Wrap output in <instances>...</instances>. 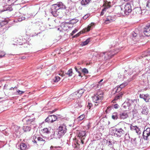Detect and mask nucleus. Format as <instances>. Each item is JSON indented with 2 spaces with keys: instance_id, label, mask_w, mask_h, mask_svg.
<instances>
[{
  "instance_id": "43",
  "label": "nucleus",
  "mask_w": 150,
  "mask_h": 150,
  "mask_svg": "<svg viewBox=\"0 0 150 150\" xmlns=\"http://www.w3.org/2000/svg\"><path fill=\"white\" fill-rule=\"evenodd\" d=\"M85 117V115L84 114H82L78 118V119L79 121L81 120H83Z\"/></svg>"
},
{
  "instance_id": "30",
  "label": "nucleus",
  "mask_w": 150,
  "mask_h": 150,
  "mask_svg": "<svg viewBox=\"0 0 150 150\" xmlns=\"http://www.w3.org/2000/svg\"><path fill=\"white\" fill-rule=\"evenodd\" d=\"M18 148L20 149L21 150H25L27 147L26 145L25 144L22 143L18 146Z\"/></svg>"
},
{
  "instance_id": "54",
  "label": "nucleus",
  "mask_w": 150,
  "mask_h": 150,
  "mask_svg": "<svg viewBox=\"0 0 150 150\" xmlns=\"http://www.w3.org/2000/svg\"><path fill=\"white\" fill-rule=\"evenodd\" d=\"M82 72L85 74H87L88 73V70L86 68H84L82 70Z\"/></svg>"
},
{
  "instance_id": "56",
  "label": "nucleus",
  "mask_w": 150,
  "mask_h": 150,
  "mask_svg": "<svg viewBox=\"0 0 150 150\" xmlns=\"http://www.w3.org/2000/svg\"><path fill=\"white\" fill-rule=\"evenodd\" d=\"M89 16V14H87L83 16V18L84 20H86L88 17Z\"/></svg>"
},
{
  "instance_id": "11",
  "label": "nucleus",
  "mask_w": 150,
  "mask_h": 150,
  "mask_svg": "<svg viewBox=\"0 0 150 150\" xmlns=\"http://www.w3.org/2000/svg\"><path fill=\"white\" fill-rule=\"evenodd\" d=\"M139 97L142 99H143L146 102H149L150 99V96L148 94H140L139 95Z\"/></svg>"
},
{
  "instance_id": "26",
  "label": "nucleus",
  "mask_w": 150,
  "mask_h": 150,
  "mask_svg": "<svg viewBox=\"0 0 150 150\" xmlns=\"http://www.w3.org/2000/svg\"><path fill=\"white\" fill-rule=\"evenodd\" d=\"M85 90L84 89L81 88L79 90L76 92L78 97H81L83 94L84 93Z\"/></svg>"
},
{
  "instance_id": "27",
  "label": "nucleus",
  "mask_w": 150,
  "mask_h": 150,
  "mask_svg": "<svg viewBox=\"0 0 150 150\" xmlns=\"http://www.w3.org/2000/svg\"><path fill=\"white\" fill-rule=\"evenodd\" d=\"M8 23V21L6 18L0 19V24L1 26L7 24Z\"/></svg>"
},
{
  "instance_id": "41",
  "label": "nucleus",
  "mask_w": 150,
  "mask_h": 150,
  "mask_svg": "<svg viewBox=\"0 0 150 150\" xmlns=\"http://www.w3.org/2000/svg\"><path fill=\"white\" fill-rule=\"evenodd\" d=\"M74 69L77 72L79 73V76H81V73L80 72V71L81 70V68H79V69H78L76 67H75Z\"/></svg>"
},
{
  "instance_id": "13",
  "label": "nucleus",
  "mask_w": 150,
  "mask_h": 150,
  "mask_svg": "<svg viewBox=\"0 0 150 150\" xmlns=\"http://www.w3.org/2000/svg\"><path fill=\"white\" fill-rule=\"evenodd\" d=\"M144 33L146 36H150V24L147 25L144 27Z\"/></svg>"
},
{
  "instance_id": "16",
  "label": "nucleus",
  "mask_w": 150,
  "mask_h": 150,
  "mask_svg": "<svg viewBox=\"0 0 150 150\" xmlns=\"http://www.w3.org/2000/svg\"><path fill=\"white\" fill-rule=\"evenodd\" d=\"M76 92H75L69 95L67 98V100L69 101H71L75 99H77L79 98L78 97Z\"/></svg>"
},
{
  "instance_id": "58",
  "label": "nucleus",
  "mask_w": 150,
  "mask_h": 150,
  "mask_svg": "<svg viewBox=\"0 0 150 150\" xmlns=\"http://www.w3.org/2000/svg\"><path fill=\"white\" fill-rule=\"evenodd\" d=\"M77 31V30L76 29H75L72 32V33H71V35H73Z\"/></svg>"
},
{
  "instance_id": "29",
  "label": "nucleus",
  "mask_w": 150,
  "mask_h": 150,
  "mask_svg": "<svg viewBox=\"0 0 150 150\" xmlns=\"http://www.w3.org/2000/svg\"><path fill=\"white\" fill-rule=\"evenodd\" d=\"M114 144V141H111L110 140H107V144L111 148H113V145Z\"/></svg>"
},
{
  "instance_id": "61",
  "label": "nucleus",
  "mask_w": 150,
  "mask_h": 150,
  "mask_svg": "<svg viewBox=\"0 0 150 150\" xmlns=\"http://www.w3.org/2000/svg\"><path fill=\"white\" fill-rule=\"evenodd\" d=\"M103 79H102L98 82V83L97 84L98 86H101L103 84V83H101V82L103 81Z\"/></svg>"
},
{
  "instance_id": "64",
  "label": "nucleus",
  "mask_w": 150,
  "mask_h": 150,
  "mask_svg": "<svg viewBox=\"0 0 150 150\" xmlns=\"http://www.w3.org/2000/svg\"><path fill=\"white\" fill-rule=\"evenodd\" d=\"M81 34L80 33H78L76 35H75L74 36H73V38H76L78 37Z\"/></svg>"
},
{
  "instance_id": "39",
  "label": "nucleus",
  "mask_w": 150,
  "mask_h": 150,
  "mask_svg": "<svg viewBox=\"0 0 150 150\" xmlns=\"http://www.w3.org/2000/svg\"><path fill=\"white\" fill-rule=\"evenodd\" d=\"M72 71L71 69H69L67 73H65V74L69 76H71L72 75Z\"/></svg>"
},
{
  "instance_id": "37",
  "label": "nucleus",
  "mask_w": 150,
  "mask_h": 150,
  "mask_svg": "<svg viewBox=\"0 0 150 150\" xmlns=\"http://www.w3.org/2000/svg\"><path fill=\"white\" fill-rule=\"evenodd\" d=\"M17 0H8L7 4L8 5L11 6Z\"/></svg>"
},
{
  "instance_id": "57",
  "label": "nucleus",
  "mask_w": 150,
  "mask_h": 150,
  "mask_svg": "<svg viewBox=\"0 0 150 150\" xmlns=\"http://www.w3.org/2000/svg\"><path fill=\"white\" fill-rule=\"evenodd\" d=\"M134 70L137 72V73H139L140 72L139 70L137 67H136L134 69Z\"/></svg>"
},
{
  "instance_id": "60",
  "label": "nucleus",
  "mask_w": 150,
  "mask_h": 150,
  "mask_svg": "<svg viewBox=\"0 0 150 150\" xmlns=\"http://www.w3.org/2000/svg\"><path fill=\"white\" fill-rule=\"evenodd\" d=\"M106 10H105V9L104 8H103L102 10V11H101L100 13V16H103L104 14V11H106Z\"/></svg>"
},
{
  "instance_id": "52",
  "label": "nucleus",
  "mask_w": 150,
  "mask_h": 150,
  "mask_svg": "<svg viewBox=\"0 0 150 150\" xmlns=\"http://www.w3.org/2000/svg\"><path fill=\"white\" fill-rule=\"evenodd\" d=\"M5 54L4 52L2 51H0V58H1L4 57Z\"/></svg>"
},
{
  "instance_id": "42",
  "label": "nucleus",
  "mask_w": 150,
  "mask_h": 150,
  "mask_svg": "<svg viewBox=\"0 0 150 150\" xmlns=\"http://www.w3.org/2000/svg\"><path fill=\"white\" fill-rule=\"evenodd\" d=\"M90 41V38H88L86 40L84 41L83 43V45H87L88 44L89 42Z\"/></svg>"
},
{
  "instance_id": "17",
  "label": "nucleus",
  "mask_w": 150,
  "mask_h": 150,
  "mask_svg": "<svg viewBox=\"0 0 150 150\" xmlns=\"http://www.w3.org/2000/svg\"><path fill=\"white\" fill-rule=\"evenodd\" d=\"M149 70H147L146 73L142 75V78L144 80V78H145V79H147L148 81L149 80V79H150V67L148 69Z\"/></svg>"
},
{
  "instance_id": "14",
  "label": "nucleus",
  "mask_w": 150,
  "mask_h": 150,
  "mask_svg": "<svg viewBox=\"0 0 150 150\" xmlns=\"http://www.w3.org/2000/svg\"><path fill=\"white\" fill-rule=\"evenodd\" d=\"M130 129L132 131L135 132L138 134H140L141 133L140 129L137 126L131 125L130 126Z\"/></svg>"
},
{
  "instance_id": "38",
  "label": "nucleus",
  "mask_w": 150,
  "mask_h": 150,
  "mask_svg": "<svg viewBox=\"0 0 150 150\" xmlns=\"http://www.w3.org/2000/svg\"><path fill=\"white\" fill-rule=\"evenodd\" d=\"M15 42H16V44H13V45H20L23 44L22 40L21 39H18L17 40V41Z\"/></svg>"
},
{
  "instance_id": "19",
  "label": "nucleus",
  "mask_w": 150,
  "mask_h": 150,
  "mask_svg": "<svg viewBox=\"0 0 150 150\" xmlns=\"http://www.w3.org/2000/svg\"><path fill=\"white\" fill-rule=\"evenodd\" d=\"M34 138L37 139L38 143L40 145L44 144L45 142V138H42L40 137H35Z\"/></svg>"
},
{
  "instance_id": "62",
  "label": "nucleus",
  "mask_w": 150,
  "mask_h": 150,
  "mask_svg": "<svg viewBox=\"0 0 150 150\" xmlns=\"http://www.w3.org/2000/svg\"><path fill=\"white\" fill-rule=\"evenodd\" d=\"M119 107V106L117 104H115L114 106V108L115 109H117Z\"/></svg>"
},
{
  "instance_id": "49",
  "label": "nucleus",
  "mask_w": 150,
  "mask_h": 150,
  "mask_svg": "<svg viewBox=\"0 0 150 150\" xmlns=\"http://www.w3.org/2000/svg\"><path fill=\"white\" fill-rule=\"evenodd\" d=\"M78 21V20L77 19H72L71 21H69V23H76Z\"/></svg>"
},
{
  "instance_id": "3",
  "label": "nucleus",
  "mask_w": 150,
  "mask_h": 150,
  "mask_svg": "<svg viewBox=\"0 0 150 150\" xmlns=\"http://www.w3.org/2000/svg\"><path fill=\"white\" fill-rule=\"evenodd\" d=\"M57 131L53 133L52 137L55 138H60L67 132V128L66 125L64 124L61 125L57 129Z\"/></svg>"
},
{
  "instance_id": "51",
  "label": "nucleus",
  "mask_w": 150,
  "mask_h": 150,
  "mask_svg": "<svg viewBox=\"0 0 150 150\" xmlns=\"http://www.w3.org/2000/svg\"><path fill=\"white\" fill-rule=\"evenodd\" d=\"M35 137H37L35 136H34L33 137V140H32V142H33V143H35V144H36L37 145H38V144H37V139H35V138H34Z\"/></svg>"
},
{
  "instance_id": "21",
  "label": "nucleus",
  "mask_w": 150,
  "mask_h": 150,
  "mask_svg": "<svg viewBox=\"0 0 150 150\" xmlns=\"http://www.w3.org/2000/svg\"><path fill=\"white\" fill-rule=\"evenodd\" d=\"M142 11H145V9L142 10L140 7L136 8L134 9V12L137 14H142L143 13Z\"/></svg>"
},
{
  "instance_id": "53",
  "label": "nucleus",
  "mask_w": 150,
  "mask_h": 150,
  "mask_svg": "<svg viewBox=\"0 0 150 150\" xmlns=\"http://www.w3.org/2000/svg\"><path fill=\"white\" fill-rule=\"evenodd\" d=\"M16 91L18 93L17 94L18 95L22 94L25 92V91H21L19 90H17Z\"/></svg>"
},
{
  "instance_id": "63",
  "label": "nucleus",
  "mask_w": 150,
  "mask_h": 150,
  "mask_svg": "<svg viewBox=\"0 0 150 150\" xmlns=\"http://www.w3.org/2000/svg\"><path fill=\"white\" fill-rule=\"evenodd\" d=\"M92 106V103H88V105H87V106L89 107V109H90L91 107Z\"/></svg>"
},
{
  "instance_id": "8",
  "label": "nucleus",
  "mask_w": 150,
  "mask_h": 150,
  "mask_svg": "<svg viewBox=\"0 0 150 150\" xmlns=\"http://www.w3.org/2000/svg\"><path fill=\"white\" fill-rule=\"evenodd\" d=\"M115 13L119 14L120 16H124V13L123 11V6H117L115 8Z\"/></svg>"
},
{
  "instance_id": "55",
  "label": "nucleus",
  "mask_w": 150,
  "mask_h": 150,
  "mask_svg": "<svg viewBox=\"0 0 150 150\" xmlns=\"http://www.w3.org/2000/svg\"><path fill=\"white\" fill-rule=\"evenodd\" d=\"M59 75L63 77L65 75V73L62 71H61V72L59 74Z\"/></svg>"
},
{
  "instance_id": "45",
  "label": "nucleus",
  "mask_w": 150,
  "mask_h": 150,
  "mask_svg": "<svg viewBox=\"0 0 150 150\" xmlns=\"http://www.w3.org/2000/svg\"><path fill=\"white\" fill-rule=\"evenodd\" d=\"M91 25H88L87 28H85L84 29L85 32H88L89 31L91 30Z\"/></svg>"
},
{
  "instance_id": "24",
  "label": "nucleus",
  "mask_w": 150,
  "mask_h": 150,
  "mask_svg": "<svg viewBox=\"0 0 150 150\" xmlns=\"http://www.w3.org/2000/svg\"><path fill=\"white\" fill-rule=\"evenodd\" d=\"M85 131H81L78 134V137L81 139H85L86 137Z\"/></svg>"
},
{
  "instance_id": "35",
  "label": "nucleus",
  "mask_w": 150,
  "mask_h": 150,
  "mask_svg": "<svg viewBox=\"0 0 150 150\" xmlns=\"http://www.w3.org/2000/svg\"><path fill=\"white\" fill-rule=\"evenodd\" d=\"M110 4L111 2H110L105 3L103 4V6H104V8L106 10L107 9L111 7Z\"/></svg>"
},
{
  "instance_id": "31",
  "label": "nucleus",
  "mask_w": 150,
  "mask_h": 150,
  "mask_svg": "<svg viewBox=\"0 0 150 150\" xmlns=\"http://www.w3.org/2000/svg\"><path fill=\"white\" fill-rule=\"evenodd\" d=\"M148 112V109L146 106H144L142 108V114L147 115Z\"/></svg>"
},
{
  "instance_id": "15",
  "label": "nucleus",
  "mask_w": 150,
  "mask_h": 150,
  "mask_svg": "<svg viewBox=\"0 0 150 150\" xmlns=\"http://www.w3.org/2000/svg\"><path fill=\"white\" fill-rule=\"evenodd\" d=\"M74 106L76 109H79L82 106V102L80 99L77 100L76 102L74 103Z\"/></svg>"
},
{
  "instance_id": "28",
  "label": "nucleus",
  "mask_w": 150,
  "mask_h": 150,
  "mask_svg": "<svg viewBox=\"0 0 150 150\" xmlns=\"http://www.w3.org/2000/svg\"><path fill=\"white\" fill-rule=\"evenodd\" d=\"M131 37L132 40L135 41H137V39L138 38V36H137V34L134 32H133L132 33Z\"/></svg>"
},
{
  "instance_id": "32",
  "label": "nucleus",
  "mask_w": 150,
  "mask_h": 150,
  "mask_svg": "<svg viewBox=\"0 0 150 150\" xmlns=\"http://www.w3.org/2000/svg\"><path fill=\"white\" fill-rule=\"evenodd\" d=\"M113 21V20L112 18V17L110 16H108L106 18V20L105 21V23L107 24Z\"/></svg>"
},
{
  "instance_id": "33",
  "label": "nucleus",
  "mask_w": 150,
  "mask_h": 150,
  "mask_svg": "<svg viewBox=\"0 0 150 150\" xmlns=\"http://www.w3.org/2000/svg\"><path fill=\"white\" fill-rule=\"evenodd\" d=\"M136 100H131L129 99L128 100V102H126L127 105L128 106H130L132 105L133 104L134 102L136 101Z\"/></svg>"
},
{
  "instance_id": "59",
  "label": "nucleus",
  "mask_w": 150,
  "mask_h": 150,
  "mask_svg": "<svg viewBox=\"0 0 150 150\" xmlns=\"http://www.w3.org/2000/svg\"><path fill=\"white\" fill-rule=\"evenodd\" d=\"M125 138L128 139V138H130V137L129 134L126 133L125 135Z\"/></svg>"
},
{
  "instance_id": "10",
  "label": "nucleus",
  "mask_w": 150,
  "mask_h": 150,
  "mask_svg": "<svg viewBox=\"0 0 150 150\" xmlns=\"http://www.w3.org/2000/svg\"><path fill=\"white\" fill-rule=\"evenodd\" d=\"M21 129L20 127L17 126H14V134L16 135L17 137H19L21 135Z\"/></svg>"
},
{
  "instance_id": "7",
  "label": "nucleus",
  "mask_w": 150,
  "mask_h": 150,
  "mask_svg": "<svg viewBox=\"0 0 150 150\" xmlns=\"http://www.w3.org/2000/svg\"><path fill=\"white\" fill-rule=\"evenodd\" d=\"M124 15H128L132 11L131 6L130 3H127L123 7Z\"/></svg>"
},
{
  "instance_id": "36",
  "label": "nucleus",
  "mask_w": 150,
  "mask_h": 150,
  "mask_svg": "<svg viewBox=\"0 0 150 150\" xmlns=\"http://www.w3.org/2000/svg\"><path fill=\"white\" fill-rule=\"evenodd\" d=\"M118 117V114L117 112H115L112 114V118L114 120H116Z\"/></svg>"
},
{
  "instance_id": "22",
  "label": "nucleus",
  "mask_w": 150,
  "mask_h": 150,
  "mask_svg": "<svg viewBox=\"0 0 150 150\" xmlns=\"http://www.w3.org/2000/svg\"><path fill=\"white\" fill-rule=\"evenodd\" d=\"M34 118L32 119L30 118L28 119H27V118H25L23 119V120L26 121L27 123V125H29V124H30L32 125H33L34 123Z\"/></svg>"
},
{
  "instance_id": "40",
  "label": "nucleus",
  "mask_w": 150,
  "mask_h": 150,
  "mask_svg": "<svg viewBox=\"0 0 150 150\" xmlns=\"http://www.w3.org/2000/svg\"><path fill=\"white\" fill-rule=\"evenodd\" d=\"M50 129H49L47 128H45L43 129L42 131L43 133L48 134L50 133Z\"/></svg>"
},
{
  "instance_id": "2",
  "label": "nucleus",
  "mask_w": 150,
  "mask_h": 150,
  "mask_svg": "<svg viewBox=\"0 0 150 150\" xmlns=\"http://www.w3.org/2000/svg\"><path fill=\"white\" fill-rule=\"evenodd\" d=\"M127 128L126 127L119 128H112L110 130V133L112 135L119 138L126 133Z\"/></svg>"
},
{
  "instance_id": "18",
  "label": "nucleus",
  "mask_w": 150,
  "mask_h": 150,
  "mask_svg": "<svg viewBox=\"0 0 150 150\" xmlns=\"http://www.w3.org/2000/svg\"><path fill=\"white\" fill-rule=\"evenodd\" d=\"M120 116L121 119H126L128 117V113L126 110L120 113Z\"/></svg>"
},
{
  "instance_id": "48",
  "label": "nucleus",
  "mask_w": 150,
  "mask_h": 150,
  "mask_svg": "<svg viewBox=\"0 0 150 150\" xmlns=\"http://www.w3.org/2000/svg\"><path fill=\"white\" fill-rule=\"evenodd\" d=\"M127 84L126 83H123L120 85L119 86L121 89H122L125 86L127 85Z\"/></svg>"
},
{
  "instance_id": "44",
  "label": "nucleus",
  "mask_w": 150,
  "mask_h": 150,
  "mask_svg": "<svg viewBox=\"0 0 150 150\" xmlns=\"http://www.w3.org/2000/svg\"><path fill=\"white\" fill-rule=\"evenodd\" d=\"M60 78L58 76H56L54 79H53L54 81L56 82H57L60 80Z\"/></svg>"
},
{
  "instance_id": "4",
  "label": "nucleus",
  "mask_w": 150,
  "mask_h": 150,
  "mask_svg": "<svg viewBox=\"0 0 150 150\" xmlns=\"http://www.w3.org/2000/svg\"><path fill=\"white\" fill-rule=\"evenodd\" d=\"M130 142L133 146L137 148H140L142 145L141 139L139 137L131 138Z\"/></svg>"
},
{
  "instance_id": "23",
  "label": "nucleus",
  "mask_w": 150,
  "mask_h": 150,
  "mask_svg": "<svg viewBox=\"0 0 150 150\" xmlns=\"http://www.w3.org/2000/svg\"><path fill=\"white\" fill-rule=\"evenodd\" d=\"M91 0H82L81 2V5L84 7H86L90 3Z\"/></svg>"
},
{
  "instance_id": "6",
  "label": "nucleus",
  "mask_w": 150,
  "mask_h": 150,
  "mask_svg": "<svg viewBox=\"0 0 150 150\" xmlns=\"http://www.w3.org/2000/svg\"><path fill=\"white\" fill-rule=\"evenodd\" d=\"M118 52H114L112 51L102 53L101 55L102 56H104V59L105 60H107L110 59L112 56Z\"/></svg>"
},
{
  "instance_id": "20",
  "label": "nucleus",
  "mask_w": 150,
  "mask_h": 150,
  "mask_svg": "<svg viewBox=\"0 0 150 150\" xmlns=\"http://www.w3.org/2000/svg\"><path fill=\"white\" fill-rule=\"evenodd\" d=\"M31 129V125H25L23 127V129L25 132H27L30 131Z\"/></svg>"
},
{
  "instance_id": "5",
  "label": "nucleus",
  "mask_w": 150,
  "mask_h": 150,
  "mask_svg": "<svg viewBox=\"0 0 150 150\" xmlns=\"http://www.w3.org/2000/svg\"><path fill=\"white\" fill-rule=\"evenodd\" d=\"M93 101L96 103H99L101 102L103 98V95L102 92L100 93L98 92L96 95H95L92 97Z\"/></svg>"
},
{
  "instance_id": "25",
  "label": "nucleus",
  "mask_w": 150,
  "mask_h": 150,
  "mask_svg": "<svg viewBox=\"0 0 150 150\" xmlns=\"http://www.w3.org/2000/svg\"><path fill=\"white\" fill-rule=\"evenodd\" d=\"M124 93L121 92L117 94L113 100L116 101L121 98L123 95Z\"/></svg>"
},
{
  "instance_id": "46",
  "label": "nucleus",
  "mask_w": 150,
  "mask_h": 150,
  "mask_svg": "<svg viewBox=\"0 0 150 150\" xmlns=\"http://www.w3.org/2000/svg\"><path fill=\"white\" fill-rule=\"evenodd\" d=\"M115 89H116V93H118L122 89L119 86H117L115 88Z\"/></svg>"
},
{
  "instance_id": "34",
  "label": "nucleus",
  "mask_w": 150,
  "mask_h": 150,
  "mask_svg": "<svg viewBox=\"0 0 150 150\" xmlns=\"http://www.w3.org/2000/svg\"><path fill=\"white\" fill-rule=\"evenodd\" d=\"M146 10L145 9V11H142L143 13H142V14H144L146 12V10L148 9L147 8H148L150 7V0H148L146 2Z\"/></svg>"
},
{
  "instance_id": "9",
  "label": "nucleus",
  "mask_w": 150,
  "mask_h": 150,
  "mask_svg": "<svg viewBox=\"0 0 150 150\" xmlns=\"http://www.w3.org/2000/svg\"><path fill=\"white\" fill-rule=\"evenodd\" d=\"M57 118V117L55 115H49L45 120V121L49 123H52L56 121Z\"/></svg>"
},
{
  "instance_id": "47",
  "label": "nucleus",
  "mask_w": 150,
  "mask_h": 150,
  "mask_svg": "<svg viewBox=\"0 0 150 150\" xmlns=\"http://www.w3.org/2000/svg\"><path fill=\"white\" fill-rule=\"evenodd\" d=\"M146 52H144V54H143L142 56L139 58V59H141L142 58H143L144 57H145L146 56H147L149 55V54H146Z\"/></svg>"
},
{
  "instance_id": "12",
  "label": "nucleus",
  "mask_w": 150,
  "mask_h": 150,
  "mask_svg": "<svg viewBox=\"0 0 150 150\" xmlns=\"http://www.w3.org/2000/svg\"><path fill=\"white\" fill-rule=\"evenodd\" d=\"M150 135V128H147L143 133V137L144 139H147L148 137Z\"/></svg>"
},
{
  "instance_id": "50",
  "label": "nucleus",
  "mask_w": 150,
  "mask_h": 150,
  "mask_svg": "<svg viewBox=\"0 0 150 150\" xmlns=\"http://www.w3.org/2000/svg\"><path fill=\"white\" fill-rule=\"evenodd\" d=\"M25 17L23 16L20 17L18 18V20L19 22H21L23 20H24L25 19Z\"/></svg>"
},
{
  "instance_id": "1",
  "label": "nucleus",
  "mask_w": 150,
  "mask_h": 150,
  "mask_svg": "<svg viewBox=\"0 0 150 150\" xmlns=\"http://www.w3.org/2000/svg\"><path fill=\"white\" fill-rule=\"evenodd\" d=\"M65 8V6L63 3L60 2H58L57 4L52 5L51 13L54 16L57 17L59 14V10L60 9H64Z\"/></svg>"
}]
</instances>
